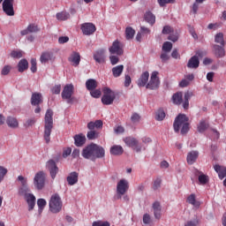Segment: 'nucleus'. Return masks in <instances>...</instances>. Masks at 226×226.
<instances>
[{
  "label": "nucleus",
  "mask_w": 226,
  "mask_h": 226,
  "mask_svg": "<svg viewBox=\"0 0 226 226\" xmlns=\"http://www.w3.org/2000/svg\"><path fill=\"white\" fill-rule=\"evenodd\" d=\"M189 118L185 114H179L174 121L173 128L176 133H180L182 135H186L190 132V123H188Z\"/></svg>",
  "instance_id": "nucleus-1"
},
{
  "label": "nucleus",
  "mask_w": 226,
  "mask_h": 226,
  "mask_svg": "<svg viewBox=\"0 0 226 226\" xmlns=\"http://www.w3.org/2000/svg\"><path fill=\"white\" fill-rule=\"evenodd\" d=\"M54 112L52 109H48L44 118V140L46 144L50 142V134L52 133V128H54Z\"/></svg>",
  "instance_id": "nucleus-2"
},
{
  "label": "nucleus",
  "mask_w": 226,
  "mask_h": 226,
  "mask_svg": "<svg viewBox=\"0 0 226 226\" xmlns=\"http://www.w3.org/2000/svg\"><path fill=\"white\" fill-rule=\"evenodd\" d=\"M49 213L57 215L63 211V200L59 194L55 193L51 195L49 200Z\"/></svg>",
  "instance_id": "nucleus-3"
},
{
  "label": "nucleus",
  "mask_w": 226,
  "mask_h": 226,
  "mask_svg": "<svg viewBox=\"0 0 226 226\" xmlns=\"http://www.w3.org/2000/svg\"><path fill=\"white\" fill-rule=\"evenodd\" d=\"M130 188V183L128 180L123 178L120 179L117 184V199H122L123 195L128 192Z\"/></svg>",
  "instance_id": "nucleus-4"
},
{
  "label": "nucleus",
  "mask_w": 226,
  "mask_h": 226,
  "mask_svg": "<svg viewBox=\"0 0 226 226\" xmlns=\"http://www.w3.org/2000/svg\"><path fill=\"white\" fill-rule=\"evenodd\" d=\"M116 100V94L109 87L103 88V95L102 97V102L103 105H112Z\"/></svg>",
  "instance_id": "nucleus-5"
},
{
  "label": "nucleus",
  "mask_w": 226,
  "mask_h": 226,
  "mask_svg": "<svg viewBox=\"0 0 226 226\" xmlns=\"http://www.w3.org/2000/svg\"><path fill=\"white\" fill-rule=\"evenodd\" d=\"M95 147H96L95 143H91L87 145L85 148H83L81 152V156H83L85 160H90L91 162H94Z\"/></svg>",
  "instance_id": "nucleus-6"
},
{
  "label": "nucleus",
  "mask_w": 226,
  "mask_h": 226,
  "mask_svg": "<svg viewBox=\"0 0 226 226\" xmlns=\"http://www.w3.org/2000/svg\"><path fill=\"white\" fill-rule=\"evenodd\" d=\"M17 181L19 183V187L18 188L19 195L31 192V189H29V185L27 184V177L19 175L17 177Z\"/></svg>",
  "instance_id": "nucleus-7"
},
{
  "label": "nucleus",
  "mask_w": 226,
  "mask_h": 226,
  "mask_svg": "<svg viewBox=\"0 0 226 226\" xmlns=\"http://www.w3.org/2000/svg\"><path fill=\"white\" fill-rule=\"evenodd\" d=\"M73 84L66 85L62 91L63 100H66L67 103H73Z\"/></svg>",
  "instance_id": "nucleus-8"
},
{
  "label": "nucleus",
  "mask_w": 226,
  "mask_h": 226,
  "mask_svg": "<svg viewBox=\"0 0 226 226\" xmlns=\"http://www.w3.org/2000/svg\"><path fill=\"white\" fill-rule=\"evenodd\" d=\"M34 185L37 190H43V186H45V172L39 171L35 174Z\"/></svg>",
  "instance_id": "nucleus-9"
},
{
  "label": "nucleus",
  "mask_w": 226,
  "mask_h": 226,
  "mask_svg": "<svg viewBox=\"0 0 226 226\" xmlns=\"http://www.w3.org/2000/svg\"><path fill=\"white\" fill-rule=\"evenodd\" d=\"M124 142L128 147H132L136 153H140V151H142V145L139 144V140L133 137L124 139Z\"/></svg>",
  "instance_id": "nucleus-10"
},
{
  "label": "nucleus",
  "mask_w": 226,
  "mask_h": 226,
  "mask_svg": "<svg viewBox=\"0 0 226 226\" xmlns=\"http://www.w3.org/2000/svg\"><path fill=\"white\" fill-rule=\"evenodd\" d=\"M109 52L115 56H123V43L116 40L112 45L109 48Z\"/></svg>",
  "instance_id": "nucleus-11"
},
{
  "label": "nucleus",
  "mask_w": 226,
  "mask_h": 226,
  "mask_svg": "<svg viewBox=\"0 0 226 226\" xmlns=\"http://www.w3.org/2000/svg\"><path fill=\"white\" fill-rule=\"evenodd\" d=\"M21 197H25L26 203L28 205V211H33L34 206H36V197L31 192H25L24 194H19Z\"/></svg>",
  "instance_id": "nucleus-12"
},
{
  "label": "nucleus",
  "mask_w": 226,
  "mask_h": 226,
  "mask_svg": "<svg viewBox=\"0 0 226 226\" xmlns=\"http://www.w3.org/2000/svg\"><path fill=\"white\" fill-rule=\"evenodd\" d=\"M160 86V79H158V72H154L151 74L150 80L148 84H147V89H158Z\"/></svg>",
  "instance_id": "nucleus-13"
},
{
  "label": "nucleus",
  "mask_w": 226,
  "mask_h": 226,
  "mask_svg": "<svg viewBox=\"0 0 226 226\" xmlns=\"http://www.w3.org/2000/svg\"><path fill=\"white\" fill-rule=\"evenodd\" d=\"M15 0H4L3 2V11L8 15V17H13L15 11L13 10V3Z\"/></svg>",
  "instance_id": "nucleus-14"
},
{
  "label": "nucleus",
  "mask_w": 226,
  "mask_h": 226,
  "mask_svg": "<svg viewBox=\"0 0 226 226\" xmlns=\"http://www.w3.org/2000/svg\"><path fill=\"white\" fill-rule=\"evenodd\" d=\"M46 167L48 170H49L51 178L56 179V176H57V172H59V168H57V165H56V162L54 160L48 161Z\"/></svg>",
  "instance_id": "nucleus-15"
},
{
  "label": "nucleus",
  "mask_w": 226,
  "mask_h": 226,
  "mask_svg": "<svg viewBox=\"0 0 226 226\" xmlns=\"http://www.w3.org/2000/svg\"><path fill=\"white\" fill-rule=\"evenodd\" d=\"M81 31L86 36H91L96 31V26L93 23H84L81 25Z\"/></svg>",
  "instance_id": "nucleus-16"
},
{
  "label": "nucleus",
  "mask_w": 226,
  "mask_h": 226,
  "mask_svg": "<svg viewBox=\"0 0 226 226\" xmlns=\"http://www.w3.org/2000/svg\"><path fill=\"white\" fill-rule=\"evenodd\" d=\"M94 59L99 64H103L105 63L106 56L105 49H99L94 53Z\"/></svg>",
  "instance_id": "nucleus-17"
},
{
  "label": "nucleus",
  "mask_w": 226,
  "mask_h": 226,
  "mask_svg": "<svg viewBox=\"0 0 226 226\" xmlns=\"http://www.w3.org/2000/svg\"><path fill=\"white\" fill-rule=\"evenodd\" d=\"M69 186H74L79 183V173L77 171L71 172L66 177Z\"/></svg>",
  "instance_id": "nucleus-18"
},
{
  "label": "nucleus",
  "mask_w": 226,
  "mask_h": 226,
  "mask_svg": "<svg viewBox=\"0 0 226 226\" xmlns=\"http://www.w3.org/2000/svg\"><path fill=\"white\" fill-rule=\"evenodd\" d=\"M94 162L98 159H102L105 156V148L103 147L95 144V150L94 152Z\"/></svg>",
  "instance_id": "nucleus-19"
},
{
  "label": "nucleus",
  "mask_w": 226,
  "mask_h": 226,
  "mask_svg": "<svg viewBox=\"0 0 226 226\" xmlns=\"http://www.w3.org/2000/svg\"><path fill=\"white\" fill-rule=\"evenodd\" d=\"M152 209L154 211L155 220H160L162 218V205H160V202H154Z\"/></svg>",
  "instance_id": "nucleus-20"
},
{
  "label": "nucleus",
  "mask_w": 226,
  "mask_h": 226,
  "mask_svg": "<svg viewBox=\"0 0 226 226\" xmlns=\"http://www.w3.org/2000/svg\"><path fill=\"white\" fill-rule=\"evenodd\" d=\"M74 144L77 147H82L86 144V135L79 133L76 134L74 137Z\"/></svg>",
  "instance_id": "nucleus-21"
},
{
  "label": "nucleus",
  "mask_w": 226,
  "mask_h": 226,
  "mask_svg": "<svg viewBox=\"0 0 226 226\" xmlns=\"http://www.w3.org/2000/svg\"><path fill=\"white\" fill-rule=\"evenodd\" d=\"M43 102V96L40 93L32 94L31 105L38 106Z\"/></svg>",
  "instance_id": "nucleus-22"
},
{
  "label": "nucleus",
  "mask_w": 226,
  "mask_h": 226,
  "mask_svg": "<svg viewBox=\"0 0 226 226\" xmlns=\"http://www.w3.org/2000/svg\"><path fill=\"white\" fill-rule=\"evenodd\" d=\"M6 124L9 128L15 130L19 128V120L15 117L9 116L6 118Z\"/></svg>",
  "instance_id": "nucleus-23"
},
{
  "label": "nucleus",
  "mask_w": 226,
  "mask_h": 226,
  "mask_svg": "<svg viewBox=\"0 0 226 226\" xmlns=\"http://www.w3.org/2000/svg\"><path fill=\"white\" fill-rule=\"evenodd\" d=\"M197 158H199V152L198 151H191L187 154V163L188 165H193L195 162H197Z\"/></svg>",
  "instance_id": "nucleus-24"
},
{
  "label": "nucleus",
  "mask_w": 226,
  "mask_h": 226,
  "mask_svg": "<svg viewBox=\"0 0 226 226\" xmlns=\"http://www.w3.org/2000/svg\"><path fill=\"white\" fill-rule=\"evenodd\" d=\"M70 63L72 64V66H79L80 64V54L79 52H72L69 57Z\"/></svg>",
  "instance_id": "nucleus-25"
},
{
  "label": "nucleus",
  "mask_w": 226,
  "mask_h": 226,
  "mask_svg": "<svg viewBox=\"0 0 226 226\" xmlns=\"http://www.w3.org/2000/svg\"><path fill=\"white\" fill-rule=\"evenodd\" d=\"M199 64H200V61H199V56H193L189 59L187 63V68L197 70Z\"/></svg>",
  "instance_id": "nucleus-26"
},
{
  "label": "nucleus",
  "mask_w": 226,
  "mask_h": 226,
  "mask_svg": "<svg viewBox=\"0 0 226 226\" xmlns=\"http://www.w3.org/2000/svg\"><path fill=\"white\" fill-rule=\"evenodd\" d=\"M147 80H149V72H145L141 74L140 78L138 79L139 87H144L146 84H147Z\"/></svg>",
  "instance_id": "nucleus-27"
},
{
  "label": "nucleus",
  "mask_w": 226,
  "mask_h": 226,
  "mask_svg": "<svg viewBox=\"0 0 226 226\" xmlns=\"http://www.w3.org/2000/svg\"><path fill=\"white\" fill-rule=\"evenodd\" d=\"M54 58V54L50 51H46L41 54L40 57V61L42 64H45L46 63H49V61H52Z\"/></svg>",
  "instance_id": "nucleus-28"
},
{
  "label": "nucleus",
  "mask_w": 226,
  "mask_h": 226,
  "mask_svg": "<svg viewBox=\"0 0 226 226\" xmlns=\"http://www.w3.org/2000/svg\"><path fill=\"white\" fill-rule=\"evenodd\" d=\"M124 151V150L123 149V147H121L120 145L112 146L109 149V153L113 156H120V154H122Z\"/></svg>",
  "instance_id": "nucleus-29"
},
{
  "label": "nucleus",
  "mask_w": 226,
  "mask_h": 226,
  "mask_svg": "<svg viewBox=\"0 0 226 226\" xmlns=\"http://www.w3.org/2000/svg\"><path fill=\"white\" fill-rule=\"evenodd\" d=\"M214 170L217 172L219 178L224 179L226 177V168L218 164L214 166Z\"/></svg>",
  "instance_id": "nucleus-30"
},
{
  "label": "nucleus",
  "mask_w": 226,
  "mask_h": 226,
  "mask_svg": "<svg viewBox=\"0 0 226 226\" xmlns=\"http://www.w3.org/2000/svg\"><path fill=\"white\" fill-rule=\"evenodd\" d=\"M186 202L193 206V207H200V202L197 200V196L193 193L187 197Z\"/></svg>",
  "instance_id": "nucleus-31"
},
{
  "label": "nucleus",
  "mask_w": 226,
  "mask_h": 226,
  "mask_svg": "<svg viewBox=\"0 0 226 226\" xmlns=\"http://www.w3.org/2000/svg\"><path fill=\"white\" fill-rule=\"evenodd\" d=\"M214 53L216 56V57H224L225 56V49H223V46L215 44L214 45Z\"/></svg>",
  "instance_id": "nucleus-32"
},
{
  "label": "nucleus",
  "mask_w": 226,
  "mask_h": 226,
  "mask_svg": "<svg viewBox=\"0 0 226 226\" xmlns=\"http://www.w3.org/2000/svg\"><path fill=\"white\" fill-rule=\"evenodd\" d=\"M27 68H29V62H27V60L25 58L21 59L18 64V72H19V73H22L26 72Z\"/></svg>",
  "instance_id": "nucleus-33"
},
{
  "label": "nucleus",
  "mask_w": 226,
  "mask_h": 226,
  "mask_svg": "<svg viewBox=\"0 0 226 226\" xmlns=\"http://www.w3.org/2000/svg\"><path fill=\"white\" fill-rule=\"evenodd\" d=\"M124 70V66L123 64L113 67L111 70L113 77H115V79L121 77V75H123Z\"/></svg>",
  "instance_id": "nucleus-34"
},
{
  "label": "nucleus",
  "mask_w": 226,
  "mask_h": 226,
  "mask_svg": "<svg viewBox=\"0 0 226 226\" xmlns=\"http://www.w3.org/2000/svg\"><path fill=\"white\" fill-rule=\"evenodd\" d=\"M88 130H94L96 128L97 130H100L103 128V122L102 120H96L95 122H89L87 124Z\"/></svg>",
  "instance_id": "nucleus-35"
},
{
  "label": "nucleus",
  "mask_w": 226,
  "mask_h": 226,
  "mask_svg": "<svg viewBox=\"0 0 226 226\" xmlns=\"http://www.w3.org/2000/svg\"><path fill=\"white\" fill-rule=\"evenodd\" d=\"M144 19L146 22H147L151 26H153L154 22H156V16H154V14H153V12L149 11L145 13Z\"/></svg>",
  "instance_id": "nucleus-36"
},
{
  "label": "nucleus",
  "mask_w": 226,
  "mask_h": 226,
  "mask_svg": "<svg viewBox=\"0 0 226 226\" xmlns=\"http://www.w3.org/2000/svg\"><path fill=\"white\" fill-rule=\"evenodd\" d=\"M193 96V92H185L184 95V102L183 107L184 109H187L190 107V98Z\"/></svg>",
  "instance_id": "nucleus-37"
},
{
  "label": "nucleus",
  "mask_w": 226,
  "mask_h": 226,
  "mask_svg": "<svg viewBox=\"0 0 226 226\" xmlns=\"http://www.w3.org/2000/svg\"><path fill=\"white\" fill-rule=\"evenodd\" d=\"M172 102L175 105H181L183 103V93L177 92L173 94Z\"/></svg>",
  "instance_id": "nucleus-38"
},
{
  "label": "nucleus",
  "mask_w": 226,
  "mask_h": 226,
  "mask_svg": "<svg viewBox=\"0 0 226 226\" xmlns=\"http://www.w3.org/2000/svg\"><path fill=\"white\" fill-rule=\"evenodd\" d=\"M198 181L200 185H207L209 183V177L202 172H199Z\"/></svg>",
  "instance_id": "nucleus-39"
},
{
  "label": "nucleus",
  "mask_w": 226,
  "mask_h": 226,
  "mask_svg": "<svg viewBox=\"0 0 226 226\" xmlns=\"http://www.w3.org/2000/svg\"><path fill=\"white\" fill-rule=\"evenodd\" d=\"M97 87H98V84L93 79H90L87 80V82H86V87L88 91H93V90L96 89Z\"/></svg>",
  "instance_id": "nucleus-40"
},
{
  "label": "nucleus",
  "mask_w": 226,
  "mask_h": 226,
  "mask_svg": "<svg viewBox=\"0 0 226 226\" xmlns=\"http://www.w3.org/2000/svg\"><path fill=\"white\" fill-rule=\"evenodd\" d=\"M208 128H209V124H207L206 120H200V124H198V132L200 133H204V132Z\"/></svg>",
  "instance_id": "nucleus-41"
},
{
  "label": "nucleus",
  "mask_w": 226,
  "mask_h": 226,
  "mask_svg": "<svg viewBox=\"0 0 226 226\" xmlns=\"http://www.w3.org/2000/svg\"><path fill=\"white\" fill-rule=\"evenodd\" d=\"M37 206L39 207L38 213L41 215L43 213V209H45V206H47V200L45 199L37 200Z\"/></svg>",
  "instance_id": "nucleus-42"
},
{
  "label": "nucleus",
  "mask_w": 226,
  "mask_h": 226,
  "mask_svg": "<svg viewBox=\"0 0 226 226\" xmlns=\"http://www.w3.org/2000/svg\"><path fill=\"white\" fill-rule=\"evenodd\" d=\"M215 43H219L222 47H225V39H223V34L218 33L215 36Z\"/></svg>",
  "instance_id": "nucleus-43"
},
{
  "label": "nucleus",
  "mask_w": 226,
  "mask_h": 226,
  "mask_svg": "<svg viewBox=\"0 0 226 226\" xmlns=\"http://www.w3.org/2000/svg\"><path fill=\"white\" fill-rule=\"evenodd\" d=\"M98 137H100V133L98 132L94 131V129L90 130L87 133V139H88V140H94V139H98Z\"/></svg>",
  "instance_id": "nucleus-44"
},
{
  "label": "nucleus",
  "mask_w": 226,
  "mask_h": 226,
  "mask_svg": "<svg viewBox=\"0 0 226 226\" xmlns=\"http://www.w3.org/2000/svg\"><path fill=\"white\" fill-rule=\"evenodd\" d=\"M56 18L60 21L68 20L70 19V13L66 11L57 12Z\"/></svg>",
  "instance_id": "nucleus-45"
},
{
  "label": "nucleus",
  "mask_w": 226,
  "mask_h": 226,
  "mask_svg": "<svg viewBox=\"0 0 226 226\" xmlns=\"http://www.w3.org/2000/svg\"><path fill=\"white\" fill-rule=\"evenodd\" d=\"M133 36H135V30H133V28L132 27H127L125 29V38L126 40H132L133 38Z\"/></svg>",
  "instance_id": "nucleus-46"
},
{
  "label": "nucleus",
  "mask_w": 226,
  "mask_h": 226,
  "mask_svg": "<svg viewBox=\"0 0 226 226\" xmlns=\"http://www.w3.org/2000/svg\"><path fill=\"white\" fill-rule=\"evenodd\" d=\"M156 121H163L165 119V111L162 109H160L155 113Z\"/></svg>",
  "instance_id": "nucleus-47"
},
{
  "label": "nucleus",
  "mask_w": 226,
  "mask_h": 226,
  "mask_svg": "<svg viewBox=\"0 0 226 226\" xmlns=\"http://www.w3.org/2000/svg\"><path fill=\"white\" fill-rule=\"evenodd\" d=\"M131 121L132 124H139L140 123V115L139 113H132Z\"/></svg>",
  "instance_id": "nucleus-48"
},
{
  "label": "nucleus",
  "mask_w": 226,
  "mask_h": 226,
  "mask_svg": "<svg viewBox=\"0 0 226 226\" xmlns=\"http://www.w3.org/2000/svg\"><path fill=\"white\" fill-rule=\"evenodd\" d=\"M157 3L161 8H163V6H167V4H174L176 0H157Z\"/></svg>",
  "instance_id": "nucleus-49"
},
{
  "label": "nucleus",
  "mask_w": 226,
  "mask_h": 226,
  "mask_svg": "<svg viewBox=\"0 0 226 226\" xmlns=\"http://www.w3.org/2000/svg\"><path fill=\"white\" fill-rule=\"evenodd\" d=\"M172 50V42L165 41L162 45V52H170Z\"/></svg>",
  "instance_id": "nucleus-50"
},
{
  "label": "nucleus",
  "mask_w": 226,
  "mask_h": 226,
  "mask_svg": "<svg viewBox=\"0 0 226 226\" xmlns=\"http://www.w3.org/2000/svg\"><path fill=\"white\" fill-rule=\"evenodd\" d=\"M22 56H23L22 50H12L11 52V57H13V59H20Z\"/></svg>",
  "instance_id": "nucleus-51"
},
{
  "label": "nucleus",
  "mask_w": 226,
  "mask_h": 226,
  "mask_svg": "<svg viewBox=\"0 0 226 226\" xmlns=\"http://www.w3.org/2000/svg\"><path fill=\"white\" fill-rule=\"evenodd\" d=\"M153 219H151V215L149 214L143 215V223L145 225H151Z\"/></svg>",
  "instance_id": "nucleus-52"
},
{
  "label": "nucleus",
  "mask_w": 226,
  "mask_h": 226,
  "mask_svg": "<svg viewBox=\"0 0 226 226\" xmlns=\"http://www.w3.org/2000/svg\"><path fill=\"white\" fill-rule=\"evenodd\" d=\"M6 174H8V169L4 168V166H0V183L4 179Z\"/></svg>",
  "instance_id": "nucleus-53"
},
{
  "label": "nucleus",
  "mask_w": 226,
  "mask_h": 226,
  "mask_svg": "<svg viewBox=\"0 0 226 226\" xmlns=\"http://www.w3.org/2000/svg\"><path fill=\"white\" fill-rule=\"evenodd\" d=\"M160 186H162V178L158 177L154 181L153 190H160Z\"/></svg>",
  "instance_id": "nucleus-54"
},
{
  "label": "nucleus",
  "mask_w": 226,
  "mask_h": 226,
  "mask_svg": "<svg viewBox=\"0 0 226 226\" xmlns=\"http://www.w3.org/2000/svg\"><path fill=\"white\" fill-rule=\"evenodd\" d=\"M90 94L93 98H100L102 96V91L100 89L90 90Z\"/></svg>",
  "instance_id": "nucleus-55"
},
{
  "label": "nucleus",
  "mask_w": 226,
  "mask_h": 226,
  "mask_svg": "<svg viewBox=\"0 0 226 226\" xmlns=\"http://www.w3.org/2000/svg\"><path fill=\"white\" fill-rule=\"evenodd\" d=\"M26 28H28L29 33H38L40 31V28L34 24L28 25Z\"/></svg>",
  "instance_id": "nucleus-56"
},
{
  "label": "nucleus",
  "mask_w": 226,
  "mask_h": 226,
  "mask_svg": "<svg viewBox=\"0 0 226 226\" xmlns=\"http://www.w3.org/2000/svg\"><path fill=\"white\" fill-rule=\"evenodd\" d=\"M109 61H110V64L114 66L116 64H117V63H119V56H117V55H111L109 56Z\"/></svg>",
  "instance_id": "nucleus-57"
},
{
  "label": "nucleus",
  "mask_w": 226,
  "mask_h": 226,
  "mask_svg": "<svg viewBox=\"0 0 226 226\" xmlns=\"http://www.w3.org/2000/svg\"><path fill=\"white\" fill-rule=\"evenodd\" d=\"M114 132L117 135H121V134L124 133V127H123L122 125H117L114 128Z\"/></svg>",
  "instance_id": "nucleus-58"
},
{
  "label": "nucleus",
  "mask_w": 226,
  "mask_h": 226,
  "mask_svg": "<svg viewBox=\"0 0 226 226\" xmlns=\"http://www.w3.org/2000/svg\"><path fill=\"white\" fill-rule=\"evenodd\" d=\"M35 123H36V118L32 117L26 121V123L24 124V126H26V128H29V126H33Z\"/></svg>",
  "instance_id": "nucleus-59"
},
{
  "label": "nucleus",
  "mask_w": 226,
  "mask_h": 226,
  "mask_svg": "<svg viewBox=\"0 0 226 226\" xmlns=\"http://www.w3.org/2000/svg\"><path fill=\"white\" fill-rule=\"evenodd\" d=\"M92 226H110L109 222L95 221L92 223Z\"/></svg>",
  "instance_id": "nucleus-60"
},
{
  "label": "nucleus",
  "mask_w": 226,
  "mask_h": 226,
  "mask_svg": "<svg viewBox=\"0 0 226 226\" xmlns=\"http://www.w3.org/2000/svg\"><path fill=\"white\" fill-rule=\"evenodd\" d=\"M170 33H174V28L170 26H165L162 28V34H170Z\"/></svg>",
  "instance_id": "nucleus-61"
},
{
  "label": "nucleus",
  "mask_w": 226,
  "mask_h": 226,
  "mask_svg": "<svg viewBox=\"0 0 226 226\" xmlns=\"http://www.w3.org/2000/svg\"><path fill=\"white\" fill-rule=\"evenodd\" d=\"M51 93L53 94H59V93H61V85H55L52 88H51Z\"/></svg>",
  "instance_id": "nucleus-62"
},
{
  "label": "nucleus",
  "mask_w": 226,
  "mask_h": 226,
  "mask_svg": "<svg viewBox=\"0 0 226 226\" xmlns=\"http://www.w3.org/2000/svg\"><path fill=\"white\" fill-rule=\"evenodd\" d=\"M11 71V66H10V65H5V66H4V68L2 69L1 74H2V75H8V73H10Z\"/></svg>",
  "instance_id": "nucleus-63"
},
{
  "label": "nucleus",
  "mask_w": 226,
  "mask_h": 226,
  "mask_svg": "<svg viewBox=\"0 0 226 226\" xmlns=\"http://www.w3.org/2000/svg\"><path fill=\"white\" fill-rule=\"evenodd\" d=\"M199 225V220L193 219L192 221L187 222V223L185 226H198Z\"/></svg>",
  "instance_id": "nucleus-64"
}]
</instances>
